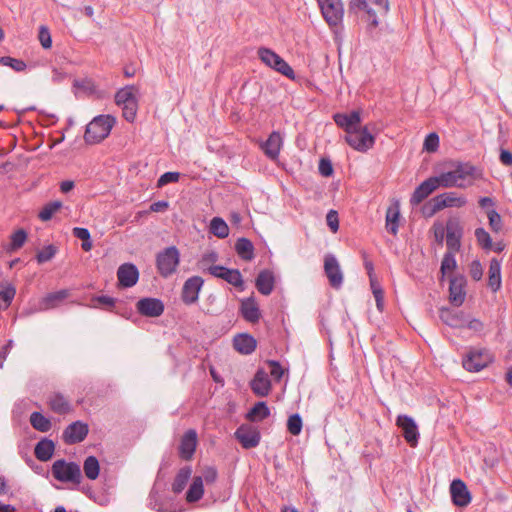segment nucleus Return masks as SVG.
<instances>
[{
  "mask_svg": "<svg viewBox=\"0 0 512 512\" xmlns=\"http://www.w3.org/2000/svg\"><path fill=\"white\" fill-rule=\"evenodd\" d=\"M333 118L335 123L346 132L344 139L351 148L363 153L373 148L375 136L371 134L368 125L361 126L360 110L336 113Z\"/></svg>",
  "mask_w": 512,
  "mask_h": 512,
  "instance_id": "f257e3e1",
  "label": "nucleus"
},
{
  "mask_svg": "<svg viewBox=\"0 0 512 512\" xmlns=\"http://www.w3.org/2000/svg\"><path fill=\"white\" fill-rule=\"evenodd\" d=\"M389 0H349L348 13L366 23L367 31L372 32L380 24V18L387 15Z\"/></svg>",
  "mask_w": 512,
  "mask_h": 512,
  "instance_id": "f03ea898",
  "label": "nucleus"
},
{
  "mask_svg": "<svg viewBox=\"0 0 512 512\" xmlns=\"http://www.w3.org/2000/svg\"><path fill=\"white\" fill-rule=\"evenodd\" d=\"M476 169L469 163H458L453 169L439 175L442 187L466 188L473 184Z\"/></svg>",
  "mask_w": 512,
  "mask_h": 512,
  "instance_id": "7ed1b4c3",
  "label": "nucleus"
},
{
  "mask_svg": "<svg viewBox=\"0 0 512 512\" xmlns=\"http://www.w3.org/2000/svg\"><path fill=\"white\" fill-rule=\"evenodd\" d=\"M115 124V118L111 115H99L88 125L85 131V140L88 143H98L104 140Z\"/></svg>",
  "mask_w": 512,
  "mask_h": 512,
  "instance_id": "20e7f679",
  "label": "nucleus"
},
{
  "mask_svg": "<svg viewBox=\"0 0 512 512\" xmlns=\"http://www.w3.org/2000/svg\"><path fill=\"white\" fill-rule=\"evenodd\" d=\"M138 89L135 86H126L120 89L115 95V102L122 107L123 117L133 122L138 109Z\"/></svg>",
  "mask_w": 512,
  "mask_h": 512,
  "instance_id": "39448f33",
  "label": "nucleus"
},
{
  "mask_svg": "<svg viewBox=\"0 0 512 512\" xmlns=\"http://www.w3.org/2000/svg\"><path fill=\"white\" fill-rule=\"evenodd\" d=\"M257 54L261 61L268 67L281 73L282 75L294 79V71L290 65L273 50L265 47L258 49Z\"/></svg>",
  "mask_w": 512,
  "mask_h": 512,
  "instance_id": "423d86ee",
  "label": "nucleus"
},
{
  "mask_svg": "<svg viewBox=\"0 0 512 512\" xmlns=\"http://www.w3.org/2000/svg\"><path fill=\"white\" fill-rule=\"evenodd\" d=\"M493 361V356L486 349H470L463 357V368L469 372H479Z\"/></svg>",
  "mask_w": 512,
  "mask_h": 512,
  "instance_id": "0eeeda50",
  "label": "nucleus"
},
{
  "mask_svg": "<svg viewBox=\"0 0 512 512\" xmlns=\"http://www.w3.org/2000/svg\"><path fill=\"white\" fill-rule=\"evenodd\" d=\"M53 476L61 482L80 483L81 470L79 465L73 462H66L64 460H57L52 466Z\"/></svg>",
  "mask_w": 512,
  "mask_h": 512,
  "instance_id": "6e6552de",
  "label": "nucleus"
},
{
  "mask_svg": "<svg viewBox=\"0 0 512 512\" xmlns=\"http://www.w3.org/2000/svg\"><path fill=\"white\" fill-rule=\"evenodd\" d=\"M180 255L176 247L171 246L157 255V268L163 277H168L176 271Z\"/></svg>",
  "mask_w": 512,
  "mask_h": 512,
  "instance_id": "1a4fd4ad",
  "label": "nucleus"
},
{
  "mask_svg": "<svg viewBox=\"0 0 512 512\" xmlns=\"http://www.w3.org/2000/svg\"><path fill=\"white\" fill-rule=\"evenodd\" d=\"M322 15L330 26H337L343 20L344 8L341 0H317Z\"/></svg>",
  "mask_w": 512,
  "mask_h": 512,
  "instance_id": "9d476101",
  "label": "nucleus"
},
{
  "mask_svg": "<svg viewBox=\"0 0 512 512\" xmlns=\"http://www.w3.org/2000/svg\"><path fill=\"white\" fill-rule=\"evenodd\" d=\"M324 271L332 287H341L343 283V272L341 270L338 260L334 255L327 254L325 256Z\"/></svg>",
  "mask_w": 512,
  "mask_h": 512,
  "instance_id": "9b49d317",
  "label": "nucleus"
},
{
  "mask_svg": "<svg viewBox=\"0 0 512 512\" xmlns=\"http://www.w3.org/2000/svg\"><path fill=\"white\" fill-rule=\"evenodd\" d=\"M396 424L401 428L405 440L414 447L418 443L419 432L415 421L407 415H399Z\"/></svg>",
  "mask_w": 512,
  "mask_h": 512,
  "instance_id": "f8f14e48",
  "label": "nucleus"
},
{
  "mask_svg": "<svg viewBox=\"0 0 512 512\" xmlns=\"http://www.w3.org/2000/svg\"><path fill=\"white\" fill-rule=\"evenodd\" d=\"M438 187H442L439 176L430 177L422 182L414 191L410 202L412 205L420 204L425 198L432 194Z\"/></svg>",
  "mask_w": 512,
  "mask_h": 512,
  "instance_id": "ddd939ff",
  "label": "nucleus"
},
{
  "mask_svg": "<svg viewBox=\"0 0 512 512\" xmlns=\"http://www.w3.org/2000/svg\"><path fill=\"white\" fill-rule=\"evenodd\" d=\"M88 431L89 428L87 424L81 421H76L64 430L62 438L66 444H76L82 442L86 438Z\"/></svg>",
  "mask_w": 512,
  "mask_h": 512,
  "instance_id": "4468645a",
  "label": "nucleus"
},
{
  "mask_svg": "<svg viewBox=\"0 0 512 512\" xmlns=\"http://www.w3.org/2000/svg\"><path fill=\"white\" fill-rule=\"evenodd\" d=\"M450 494L456 506L465 507L471 502V494L466 484L460 479L452 481L450 484Z\"/></svg>",
  "mask_w": 512,
  "mask_h": 512,
  "instance_id": "2eb2a0df",
  "label": "nucleus"
},
{
  "mask_svg": "<svg viewBox=\"0 0 512 512\" xmlns=\"http://www.w3.org/2000/svg\"><path fill=\"white\" fill-rule=\"evenodd\" d=\"M235 436L246 449L256 447L260 441V434L256 428L242 425L235 432Z\"/></svg>",
  "mask_w": 512,
  "mask_h": 512,
  "instance_id": "dca6fc26",
  "label": "nucleus"
},
{
  "mask_svg": "<svg viewBox=\"0 0 512 512\" xmlns=\"http://www.w3.org/2000/svg\"><path fill=\"white\" fill-rule=\"evenodd\" d=\"M203 285V280L199 276H194L186 280L182 289V299L186 304L195 303Z\"/></svg>",
  "mask_w": 512,
  "mask_h": 512,
  "instance_id": "f3484780",
  "label": "nucleus"
},
{
  "mask_svg": "<svg viewBox=\"0 0 512 512\" xmlns=\"http://www.w3.org/2000/svg\"><path fill=\"white\" fill-rule=\"evenodd\" d=\"M250 387L255 395L259 397L267 396L271 391V382L267 372L263 369L258 370L250 382Z\"/></svg>",
  "mask_w": 512,
  "mask_h": 512,
  "instance_id": "a211bd4d",
  "label": "nucleus"
},
{
  "mask_svg": "<svg viewBox=\"0 0 512 512\" xmlns=\"http://www.w3.org/2000/svg\"><path fill=\"white\" fill-rule=\"evenodd\" d=\"M69 296L68 290H60L48 293L41 298L37 305V311H46L58 307Z\"/></svg>",
  "mask_w": 512,
  "mask_h": 512,
  "instance_id": "6ab92c4d",
  "label": "nucleus"
},
{
  "mask_svg": "<svg viewBox=\"0 0 512 512\" xmlns=\"http://www.w3.org/2000/svg\"><path fill=\"white\" fill-rule=\"evenodd\" d=\"M467 314L463 311H453L448 308H441L439 317L443 323L453 328H464Z\"/></svg>",
  "mask_w": 512,
  "mask_h": 512,
  "instance_id": "aec40b11",
  "label": "nucleus"
},
{
  "mask_svg": "<svg viewBox=\"0 0 512 512\" xmlns=\"http://www.w3.org/2000/svg\"><path fill=\"white\" fill-rule=\"evenodd\" d=\"M138 311L148 317H158L164 311L163 303L155 298H144L137 303Z\"/></svg>",
  "mask_w": 512,
  "mask_h": 512,
  "instance_id": "412c9836",
  "label": "nucleus"
},
{
  "mask_svg": "<svg viewBox=\"0 0 512 512\" xmlns=\"http://www.w3.org/2000/svg\"><path fill=\"white\" fill-rule=\"evenodd\" d=\"M446 244L449 250L458 251L462 236V227L457 220H449L446 227Z\"/></svg>",
  "mask_w": 512,
  "mask_h": 512,
  "instance_id": "4be33fe9",
  "label": "nucleus"
},
{
  "mask_svg": "<svg viewBox=\"0 0 512 512\" xmlns=\"http://www.w3.org/2000/svg\"><path fill=\"white\" fill-rule=\"evenodd\" d=\"M117 277L122 286L132 287L138 281L139 272L135 265L126 263L118 268Z\"/></svg>",
  "mask_w": 512,
  "mask_h": 512,
  "instance_id": "5701e85b",
  "label": "nucleus"
},
{
  "mask_svg": "<svg viewBox=\"0 0 512 512\" xmlns=\"http://www.w3.org/2000/svg\"><path fill=\"white\" fill-rule=\"evenodd\" d=\"M465 279L463 277H454L450 280L449 300L455 306H461L465 300Z\"/></svg>",
  "mask_w": 512,
  "mask_h": 512,
  "instance_id": "b1692460",
  "label": "nucleus"
},
{
  "mask_svg": "<svg viewBox=\"0 0 512 512\" xmlns=\"http://www.w3.org/2000/svg\"><path fill=\"white\" fill-rule=\"evenodd\" d=\"M197 445V433L195 430H188L182 437L179 453L181 458L189 460L192 458Z\"/></svg>",
  "mask_w": 512,
  "mask_h": 512,
  "instance_id": "393cba45",
  "label": "nucleus"
},
{
  "mask_svg": "<svg viewBox=\"0 0 512 512\" xmlns=\"http://www.w3.org/2000/svg\"><path fill=\"white\" fill-rule=\"evenodd\" d=\"M283 144V139L279 132H272L269 138L261 145L264 153L271 159H276Z\"/></svg>",
  "mask_w": 512,
  "mask_h": 512,
  "instance_id": "a878e982",
  "label": "nucleus"
},
{
  "mask_svg": "<svg viewBox=\"0 0 512 512\" xmlns=\"http://www.w3.org/2000/svg\"><path fill=\"white\" fill-rule=\"evenodd\" d=\"M466 204V199L463 196H459L455 192H447L436 196V207L447 208V207H462Z\"/></svg>",
  "mask_w": 512,
  "mask_h": 512,
  "instance_id": "bb28decb",
  "label": "nucleus"
},
{
  "mask_svg": "<svg viewBox=\"0 0 512 512\" xmlns=\"http://www.w3.org/2000/svg\"><path fill=\"white\" fill-rule=\"evenodd\" d=\"M501 263L498 259L493 258L490 261L488 270V287L492 292H497L501 287Z\"/></svg>",
  "mask_w": 512,
  "mask_h": 512,
  "instance_id": "cd10ccee",
  "label": "nucleus"
},
{
  "mask_svg": "<svg viewBox=\"0 0 512 512\" xmlns=\"http://www.w3.org/2000/svg\"><path fill=\"white\" fill-rule=\"evenodd\" d=\"M274 275L269 270H263L259 273L256 279V287L258 291L263 295H269L274 288Z\"/></svg>",
  "mask_w": 512,
  "mask_h": 512,
  "instance_id": "c85d7f7f",
  "label": "nucleus"
},
{
  "mask_svg": "<svg viewBox=\"0 0 512 512\" xmlns=\"http://www.w3.org/2000/svg\"><path fill=\"white\" fill-rule=\"evenodd\" d=\"M399 220L400 206L398 202H395L388 207L386 212V228L393 235H396L398 232Z\"/></svg>",
  "mask_w": 512,
  "mask_h": 512,
  "instance_id": "c756f323",
  "label": "nucleus"
},
{
  "mask_svg": "<svg viewBox=\"0 0 512 512\" xmlns=\"http://www.w3.org/2000/svg\"><path fill=\"white\" fill-rule=\"evenodd\" d=\"M234 348L242 354H250L256 348V340L248 334H240L233 340Z\"/></svg>",
  "mask_w": 512,
  "mask_h": 512,
  "instance_id": "7c9ffc66",
  "label": "nucleus"
},
{
  "mask_svg": "<svg viewBox=\"0 0 512 512\" xmlns=\"http://www.w3.org/2000/svg\"><path fill=\"white\" fill-rule=\"evenodd\" d=\"M204 494L203 478L201 476H195L192 483L186 493V501L188 503H194L199 501Z\"/></svg>",
  "mask_w": 512,
  "mask_h": 512,
  "instance_id": "2f4dec72",
  "label": "nucleus"
},
{
  "mask_svg": "<svg viewBox=\"0 0 512 512\" xmlns=\"http://www.w3.org/2000/svg\"><path fill=\"white\" fill-rule=\"evenodd\" d=\"M191 474L192 469L190 466H185L178 471L172 483V491L175 494H179L185 489Z\"/></svg>",
  "mask_w": 512,
  "mask_h": 512,
  "instance_id": "473e14b6",
  "label": "nucleus"
},
{
  "mask_svg": "<svg viewBox=\"0 0 512 512\" xmlns=\"http://www.w3.org/2000/svg\"><path fill=\"white\" fill-rule=\"evenodd\" d=\"M55 446L51 440H41L35 447V456L40 461H48L54 452Z\"/></svg>",
  "mask_w": 512,
  "mask_h": 512,
  "instance_id": "72a5a7b5",
  "label": "nucleus"
},
{
  "mask_svg": "<svg viewBox=\"0 0 512 512\" xmlns=\"http://www.w3.org/2000/svg\"><path fill=\"white\" fill-rule=\"evenodd\" d=\"M241 311L244 318L250 322H256L260 317L257 304L250 298L242 301Z\"/></svg>",
  "mask_w": 512,
  "mask_h": 512,
  "instance_id": "f704fd0d",
  "label": "nucleus"
},
{
  "mask_svg": "<svg viewBox=\"0 0 512 512\" xmlns=\"http://www.w3.org/2000/svg\"><path fill=\"white\" fill-rule=\"evenodd\" d=\"M49 405L54 412L59 414H65L71 410L69 402L59 393L50 396Z\"/></svg>",
  "mask_w": 512,
  "mask_h": 512,
  "instance_id": "c9c22d12",
  "label": "nucleus"
},
{
  "mask_svg": "<svg viewBox=\"0 0 512 512\" xmlns=\"http://www.w3.org/2000/svg\"><path fill=\"white\" fill-rule=\"evenodd\" d=\"M237 254L244 260H251L254 257V247L250 240L240 238L235 244Z\"/></svg>",
  "mask_w": 512,
  "mask_h": 512,
  "instance_id": "e433bc0d",
  "label": "nucleus"
},
{
  "mask_svg": "<svg viewBox=\"0 0 512 512\" xmlns=\"http://www.w3.org/2000/svg\"><path fill=\"white\" fill-rule=\"evenodd\" d=\"M270 415V410L265 402H258L247 414V418L250 421L258 422Z\"/></svg>",
  "mask_w": 512,
  "mask_h": 512,
  "instance_id": "4c0bfd02",
  "label": "nucleus"
},
{
  "mask_svg": "<svg viewBox=\"0 0 512 512\" xmlns=\"http://www.w3.org/2000/svg\"><path fill=\"white\" fill-rule=\"evenodd\" d=\"M83 470L85 476L90 480H95L99 476L100 466L96 457L89 456L85 459Z\"/></svg>",
  "mask_w": 512,
  "mask_h": 512,
  "instance_id": "58836bf2",
  "label": "nucleus"
},
{
  "mask_svg": "<svg viewBox=\"0 0 512 512\" xmlns=\"http://www.w3.org/2000/svg\"><path fill=\"white\" fill-rule=\"evenodd\" d=\"M210 231L218 238H226L229 235V228L226 222L219 217H215L210 222Z\"/></svg>",
  "mask_w": 512,
  "mask_h": 512,
  "instance_id": "ea45409f",
  "label": "nucleus"
},
{
  "mask_svg": "<svg viewBox=\"0 0 512 512\" xmlns=\"http://www.w3.org/2000/svg\"><path fill=\"white\" fill-rule=\"evenodd\" d=\"M16 290L14 286L5 284L0 286V309H6L11 304Z\"/></svg>",
  "mask_w": 512,
  "mask_h": 512,
  "instance_id": "a19ab883",
  "label": "nucleus"
},
{
  "mask_svg": "<svg viewBox=\"0 0 512 512\" xmlns=\"http://www.w3.org/2000/svg\"><path fill=\"white\" fill-rule=\"evenodd\" d=\"M33 428L41 432H47L51 428V422L39 412H33L30 416Z\"/></svg>",
  "mask_w": 512,
  "mask_h": 512,
  "instance_id": "79ce46f5",
  "label": "nucleus"
},
{
  "mask_svg": "<svg viewBox=\"0 0 512 512\" xmlns=\"http://www.w3.org/2000/svg\"><path fill=\"white\" fill-rule=\"evenodd\" d=\"M369 278H370L371 290H372L373 296L376 301L377 309L379 311H383V309H384V292H383L381 286L379 285V283L377 282L376 278L371 276V273H369Z\"/></svg>",
  "mask_w": 512,
  "mask_h": 512,
  "instance_id": "37998d69",
  "label": "nucleus"
},
{
  "mask_svg": "<svg viewBox=\"0 0 512 512\" xmlns=\"http://www.w3.org/2000/svg\"><path fill=\"white\" fill-rule=\"evenodd\" d=\"M0 64L3 66L10 67L16 72H23L26 70L27 65L21 59H16L10 56H2L0 57Z\"/></svg>",
  "mask_w": 512,
  "mask_h": 512,
  "instance_id": "c03bdc74",
  "label": "nucleus"
},
{
  "mask_svg": "<svg viewBox=\"0 0 512 512\" xmlns=\"http://www.w3.org/2000/svg\"><path fill=\"white\" fill-rule=\"evenodd\" d=\"M62 202L61 201H53L46 204L43 209L39 213V218L42 221H48L52 218V216L61 209Z\"/></svg>",
  "mask_w": 512,
  "mask_h": 512,
  "instance_id": "a18cd8bd",
  "label": "nucleus"
},
{
  "mask_svg": "<svg viewBox=\"0 0 512 512\" xmlns=\"http://www.w3.org/2000/svg\"><path fill=\"white\" fill-rule=\"evenodd\" d=\"M221 279L227 281L229 284L240 287L243 284L242 276L238 270L226 268L225 272L221 274Z\"/></svg>",
  "mask_w": 512,
  "mask_h": 512,
  "instance_id": "49530a36",
  "label": "nucleus"
},
{
  "mask_svg": "<svg viewBox=\"0 0 512 512\" xmlns=\"http://www.w3.org/2000/svg\"><path fill=\"white\" fill-rule=\"evenodd\" d=\"M287 429L292 435H299L302 430V419L299 414H293L288 418Z\"/></svg>",
  "mask_w": 512,
  "mask_h": 512,
  "instance_id": "de8ad7c7",
  "label": "nucleus"
},
{
  "mask_svg": "<svg viewBox=\"0 0 512 512\" xmlns=\"http://www.w3.org/2000/svg\"><path fill=\"white\" fill-rule=\"evenodd\" d=\"M454 251L445 254L441 263V273L446 275L456 268V260L453 254Z\"/></svg>",
  "mask_w": 512,
  "mask_h": 512,
  "instance_id": "09e8293b",
  "label": "nucleus"
},
{
  "mask_svg": "<svg viewBox=\"0 0 512 512\" xmlns=\"http://www.w3.org/2000/svg\"><path fill=\"white\" fill-rule=\"evenodd\" d=\"M475 236H476L478 244L483 249H485V250L492 249L491 237L483 228L476 229Z\"/></svg>",
  "mask_w": 512,
  "mask_h": 512,
  "instance_id": "8fccbe9b",
  "label": "nucleus"
},
{
  "mask_svg": "<svg viewBox=\"0 0 512 512\" xmlns=\"http://www.w3.org/2000/svg\"><path fill=\"white\" fill-rule=\"evenodd\" d=\"M27 239V234L23 229L17 230L12 236H11V247L10 249L12 251L18 250L21 248L25 241Z\"/></svg>",
  "mask_w": 512,
  "mask_h": 512,
  "instance_id": "3c124183",
  "label": "nucleus"
},
{
  "mask_svg": "<svg viewBox=\"0 0 512 512\" xmlns=\"http://www.w3.org/2000/svg\"><path fill=\"white\" fill-rule=\"evenodd\" d=\"M218 259V255L214 251H210L205 253L200 261L198 262V267L201 271L206 272V269L213 265Z\"/></svg>",
  "mask_w": 512,
  "mask_h": 512,
  "instance_id": "603ef678",
  "label": "nucleus"
},
{
  "mask_svg": "<svg viewBox=\"0 0 512 512\" xmlns=\"http://www.w3.org/2000/svg\"><path fill=\"white\" fill-rule=\"evenodd\" d=\"M56 254V248L53 245H49L37 253V261L42 264L51 260Z\"/></svg>",
  "mask_w": 512,
  "mask_h": 512,
  "instance_id": "864d4df0",
  "label": "nucleus"
},
{
  "mask_svg": "<svg viewBox=\"0 0 512 512\" xmlns=\"http://www.w3.org/2000/svg\"><path fill=\"white\" fill-rule=\"evenodd\" d=\"M464 328H468L469 330H471L475 333H479L484 329V324L480 319L474 318V317L470 316L469 314H467L466 324H465Z\"/></svg>",
  "mask_w": 512,
  "mask_h": 512,
  "instance_id": "5fc2aeb1",
  "label": "nucleus"
},
{
  "mask_svg": "<svg viewBox=\"0 0 512 512\" xmlns=\"http://www.w3.org/2000/svg\"><path fill=\"white\" fill-rule=\"evenodd\" d=\"M488 219L491 229L495 232H499L502 228L501 216L495 210H490L488 212Z\"/></svg>",
  "mask_w": 512,
  "mask_h": 512,
  "instance_id": "6e6d98bb",
  "label": "nucleus"
},
{
  "mask_svg": "<svg viewBox=\"0 0 512 512\" xmlns=\"http://www.w3.org/2000/svg\"><path fill=\"white\" fill-rule=\"evenodd\" d=\"M439 145V137L436 133H430L424 141V149L428 152H434Z\"/></svg>",
  "mask_w": 512,
  "mask_h": 512,
  "instance_id": "4d7b16f0",
  "label": "nucleus"
},
{
  "mask_svg": "<svg viewBox=\"0 0 512 512\" xmlns=\"http://www.w3.org/2000/svg\"><path fill=\"white\" fill-rule=\"evenodd\" d=\"M469 273L473 280L479 281L483 277V267L478 260H474L471 262L469 267Z\"/></svg>",
  "mask_w": 512,
  "mask_h": 512,
  "instance_id": "13d9d810",
  "label": "nucleus"
},
{
  "mask_svg": "<svg viewBox=\"0 0 512 512\" xmlns=\"http://www.w3.org/2000/svg\"><path fill=\"white\" fill-rule=\"evenodd\" d=\"M180 178V174L178 172H166L160 176L157 181L158 187H163L168 183L177 182Z\"/></svg>",
  "mask_w": 512,
  "mask_h": 512,
  "instance_id": "bf43d9fd",
  "label": "nucleus"
},
{
  "mask_svg": "<svg viewBox=\"0 0 512 512\" xmlns=\"http://www.w3.org/2000/svg\"><path fill=\"white\" fill-rule=\"evenodd\" d=\"M38 38H39V41L43 48L49 49L51 47V45H52L51 35H50L49 30L46 27H44V26L40 27Z\"/></svg>",
  "mask_w": 512,
  "mask_h": 512,
  "instance_id": "052dcab7",
  "label": "nucleus"
},
{
  "mask_svg": "<svg viewBox=\"0 0 512 512\" xmlns=\"http://www.w3.org/2000/svg\"><path fill=\"white\" fill-rule=\"evenodd\" d=\"M326 222L330 230L335 233L339 229L338 214L334 210H330L326 215Z\"/></svg>",
  "mask_w": 512,
  "mask_h": 512,
  "instance_id": "680f3d73",
  "label": "nucleus"
},
{
  "mask_svg": "<svg viewBox=\"0 0 512 512\" xmlns=\"http://www.w3.org/2000/svg\"><path fill=\"white\" fill-rule=\"evenodd\" d=\"M93 307H112L115 303V300L108 296H99L92 300Z\"/></svg>",
  "mask_w": 512,
  "mask_h": 512,
  "instance_id": "e2e57ef3",
  "label": "nucleus"
},
{
  "mask_svg": "<svg viewBox=\"0 0 512 512\" xmlns=\"http://www.w3.org/2000/svg\"><path fill=\"white\" fill-rule=\"evenodd\" d=\"M436 197L432 198L429 202H427L423 207V214L426 217H431L438 211L442 210L441 208L436 207Z\"/></svg>",
  "mask_w": 512,
  "mask_h": 512,
  "instance_id": "0e129e2a",
  "label": "nucleus"
},
{
  "mask_svg": "<svg viewBox=\"0 0 512 512\" xmlns=\"http://www.w3.org/2000/svg\"><path fill=\"white\" fill-rule=\"evenodd\" d=\"M268 364L270 366L271 376L274 377L276 380H279L284 374V369L276 361H269Z\"/></svg>",
  "mask_w": 512,
  "mask_h": 512,
  "instance_id": "69168bd1",
  "label": "nucleus"
},
{
  "mask_svg": "<svg viewBox=\"0 0 512 512\" xmlns=\"http://www.w3.org/2000/svg\"><path fill=\"white\" fill-rule=\"evenodd\" d=\"M319 171L325 177L330 176L333 173L331 162L326 159H321L319 163Z\"/></svg>",
  "mask_w": 512,
  "mask_h": 512,
  "instance_id": "338daca9",
  "label": "nucleus"
},
{
  "mask_svg": "<svg viewBox=\"0 0 512 512\" xmlns=\"http://www.w3.org/2000/svg\"><path fill=\"white\" fill-rule=\"evenodd\" d=\"M203 482L205 481L207 484L213 483L217 478V471L212 467H207L203 471Z\"/></svg>",
  "mask_w": 512,
  "mask_h": 512,
  "instance_id": "774afa93",
  "label": "nucleus"
}]
</instances>
